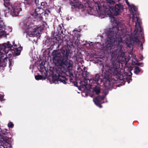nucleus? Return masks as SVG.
I'll return each instance as SVG.
<instances>
[{
	"mask_svg": "<svg viewBox=\"0 0 148 148\" xmlns=\"http://www.w3.org/2000/svg\"><path fill=\"white\" fill-rule=\"evenodd\" d=\"M12 46L10 44L9 42L0 45V66H5V62L7 61L8 58L9 60V66H10L12 65V59L9 57L18 55L20 53L22 49L21 47H15L14 50H13L11 48Z\"/></svg>",
	"mask_w": 148,
	"mask_h": 148,
	"instance_id": "nucleus-1",
	"label": "nucleus"
},
{
	"mask_svg": "<svg viewBox=\"0 0 148 148\" xmlns=\"http://www.w3.org/2000/svg\"><path fill=\"white\" fill-rule=\"evenodd\" d=\"M129 8L130 13L132 15V21H135L136 23L135 31L136 32L138 31L141 30V22L138 15L139 14L137 12V7L133 4L130 5L127 0H125Z\"/></svg>",
	"mask_w": 148,
	"mask_h": 148,
	"instance_id": "nucleus-2",
	"label": "nucleus"
},
{
	"mask_svg": "<svg viewBox=\"0 0 148 148\" xmlns=\"http://www.w3.org/2000/svg\"><path fill=\"white\" fill-rule=\"evenodd\" d=\"M106 4L108 5L106 8L105 6V11L106 13L105 14L107 15L112 16L113 15H117L120 13L121 10L122 9V6L121 4H118L116 5L115 7L110 6L109 4H114L115 1L112 0H107L106 1Z\"/></svg>",
	"mask_w": 148,
	"mask_h": 148,
	"instance_id": "nucleus-3",
	"label": "nucleus"
},
{
	"mask_svg": "<svg viewBox=\"0 0 148 148\" xmlns=\"http://www.w3.org/2000/svg\"><path fill=\"white\" fill-rule=\"evenodd\" d=\"M25 28V33H26L27 37L28 35L30 36H34L40 33L43 30L40 27L32 26V25H30L29 23L26 24Z\"/></svg>",
	"mask_w": 148,
	"mask_h": 148,
	"instance_id": "nucleus-4",
	"label": "nucleus"
},
{
	"mask_svg": "<svg viewBox=\"0 0 148 148\" xmlns=\"http://www.w3.org/2000/svg\"><path fill=\"white\" fill-rule=\"evenodd\" d=\"M116 33H111V35L110 36L111 37H109L110 38V44L107 45V47L108 49H111L112 48V47H113L112 44L113 42L117 44L118 45L120 46L122 45L121 40L119 38H117L116 37V35H115Z\"/></svg>",
	"mask_w": 148,
	"mask_h": 148,
	"instance_id": "nucleus-5",
	"label": "nucleus"
},
{
	"mask_svg": "<svg viewBox=\"0 0 148 148\" xmlns=\"http://www.w3.org/2000/svg\"><path fill=\"white\" fill-rule=\"evenodd\" d=\"M8 8L10 10L11 14L14 16H18L19 12L21 11V3L15 4L13 5H9Z\"/></svg>",
	"mask_w": 148,
	"mask_h": 148,
	"instance_id": "nucleus-6",
	"label": "nucleus"
},
{
	"mask_svg": "<svg viewBox=\"0 0 148 148\" xmlns=\"http://www.w3.org/2000/svg\"><path fill=\"white\" fill-rule=\"evenodd\" d=\"M51 83H54L56 84L57 82L59 81L64 84L66 83L67 79L65 78V73H63L62 74L59 73L58 75V77H56L52 76L49 79Z\"/></svg>",
	"mask_w": 148,
	"mask_h": 148,
	"instance_id": "nucleus-7",
	"label": "nucleus"
},
{
	"mask_svg": "<svg viewBox=\"0 0 148 148\" xmlns=\"http://www.w3.org/2000/svg\"><path fill=\"white\" fill-rule=\"evenodd\" d=\"M99 2H97L96 4H97L98 6V9L97 12L98 13V14H99L100 16L102 18H104L106 16H107V15L105 14L106 13V12L105 11V8L104 7V6H105L106 8H107V6L106 5V3L103 5V8H104V11H101V6L100 5Z\"/></svg>",
	"mask_w": 148,
	"mask_h": 148,
	"instance_id": "nucleus-8",
	"label": "nucleus"
},
{
	"mask_svg": "<svg viewBox=\"0 0 148 148\" xmlns=\"http://www.w3.org/2000/svg\"><path fill=\"white\" fill-rule=\"evenodd\" d=\"M102 81V80L101 78H100L99 75L97 74L93 79H90V82L91 83V85H92V82L94 84L99 85L101 83Z\"/></svg>",
	"mask_w": 148,
	"mask_h": 148,
	"instance_id": "nucleus-9",
	"label": "nucleus"
},
{
	"mask_svg": "<svg viewBox=\"0 0 148 148\" xmlns=\"http://www.w3.org/2000/svg\"><path fill=\"white\" fill-rule=\"evenodd\" d=\"M104 97L105 96H104L102 97L99 96L96 98H94L93 99V101L96 105L99 106L100 108H101L102 107V106L101 105V103H103L102 100Z\"/></svg>",
	"mask_w": 148,
	"mask_h": 148,
	"instance_id": "nucleus-10",
	"label": "nucleus"
},
{
	"mask_svg": "<svg viewBox=\"0 0 148 148\" xmlns=\"http://www.w3.org/2000/svg\"><path fill=\"white\" fill-rule=\"evenodd\" d=\"M42 8H36L35 10H33L31 12V14L34 18L39 17L40 14L42 12Z\"/></svg>",
	"mask_w": 148,
	"mask_h": 148,
	"instance_id": "nucleus-11",
	"label": "nucleus"
},
{
	"mask_svg": "<svg viewBox=\"0 0 148 148\" xmlns=\"http://www.w3.org/2000/svg\"><path fill=\"white\" fill-rule=\"evenodd\" d=\"M7 28L5 26L2 25H0V37H5L7 34Z\"/></svg>",
	"mask_w": 148,
	"mask_h": 148,
	"instance_id": "nucleus-12",
	"label": "nucleus"
},
{
	"mask_svg": "<svg viewBox=\"0 0 148 148\" xmlns=\"http://www.w3.org/2000/svg\"><path fill=\"white\" fill-rule=\"evenodd\" d=\"M110 75L109 76L106 75L103 78V80L106 82V83H104V85L106 87L108 88L110 85Z\"/></svg>",
	"mask_w": 148,
	"mask_h": 148,
	"instance_id": "nucleus-13",
	"label": "nucleus"
},
{
	"mask_svg": "<svg viewBox=\"0 0 148 148\" xmlns=\"http://www.w3.org/2000/svg\"><path fill=\"white\" fill-rule=\"evenodd\" d=\"M71 7L73 9L75 8H80L83 7L82 5L80 3L79 1H75L73 3H71Z\"/></svg>",
	"mask_w": 148,
	"mask_h": 148,
	"instance_id": "nucleus-14",
	"label": "nucleus"
},
{
	"mask_svg": "<svg viewBox=\"0 0 148 148\" xmlns=\"http://www.w3.org/2000/svg\"><path fill=\"white\" fill-rule=\"evenodd\" d=\"M111 21L112 23V25L113 26V29L114 28V27H115L119 25L120 23L119 20L114 17L111 18Z\"/></svg>",
	"mask_w": 148,
	"mask_h": 148,
	"instance_id": "nucleus-15",
	"label": "nucleus"
},
{
	"mask_svg": "<svg viewBox=\"0 0 148 148\" xmlns=\"http://www.w3.org/2000/svg\"><path fill=\"white\" fill-rule=\"evenodd\" d=\"M108 72L110 74L114 75H117L119 76L120 74L118 73L117 69L114 68H111L108 71Z\"/></svg>",
	"mask_w": 148,
	"mask_h": 148,
	"instance_id": "nucleus-16",
	"label": "nucleus"
},
{
	"mask_svg": "<svg viewBox=\"0 0 148 148\" xmlns=\"http://www.w3.org/2000/svg\"><path fill=\"white\" fill-rule=\"evenodd\" d=\"M73 64V62L71 61H67L65 62V66L64 67H65V69H66L67 70H66V71H67V70H69L70 68L71 67Z\"/></svg>",
	"mask_w": 148,
	"mask_h": 148,
	"instance_id": "nucleus-17",
	"label": "nucleus"
},
{
	"mask_svg": "<svg viewBox=\"0 0 148 148\" xmlns=\"http://www.w3.org/2000/svg\"><path fill=\"white\" fill-rule=\"evenodd\" d=\"M80 86L79 88V89L82 90H83L84 91H86L87 90L86 86L87 85H86L84 82H81L80 83Z\"/></svg>",
	"mask_w": 148,
	"mask_h": 148,
	"instance_id": "nucleus-18",
	"label": "nucleus"
},
{
	"mask_svg": "<svg viewBox=\"0 0 148 148\" xmlns=\"http://www.w3.org/2000/svg\"><path fill=\"white\" fill-rule=\"evenodd\" d=\"M132 75V73L130 71H129L127 74V76H126V77L124 78V79L125 78L126 79L128 84L130 82L132 81V79H131V75Z\"/></svg>",
	"mask_w": 148,
	"mask_h": 148,
	"instance_id": "nucleus-19",
	"label": "nucleus"
},
{
	"mask_svg": "<svg viewBox=\"0 0 148 148\" xmlns=\"http://www.w3.org/2000/svg\"><path fill=\"white\" fill-rule=\"evenodd\" d=\"M73 33L75 34V37L74 39L75 40H77L79 41V37L80 35L79 34V31H78L77 30H74L73 31Z\"/></svg>",
	"mask_w": 148,
	"mask_h": 148,
	"instance_id": "nucleus-20",
	"label": "nucleus"
},
{
	"mask_svg": "<svg viewBox=\"0 0 148 148\" xmlns=\"http://www.w3.org/2000/svg\"><path fill=\"white\" fill-rule=\"evenodd\" d=\"M95 87L93 89V92H95L96 94H98L100 92V88L99 86H97L95 85Z\"/></svg>",
	"mask_w": 148,
	"mask_h": 148,
	"instance_id": "nucleus-21",
	"label": "nucleus"
},
{
	"mask_svg": "<svg viewBox=\"0 0 148 148\" xmlns=\"http://www.w3.org/2000/svg\"><path fill=\"white\" fill-rule=\"evenodd\" d=\"M35 0H25L24 3L25 5H30L32 4ZM36 2V1L35 0Z\"/></svg>",
	"mask_w": 148,
	"mask_h": 148,
	"instance_id": "nucleus-22",
	"label": "nucleus"
},
{
	"mask_svg": "<svg viewBox=\"0 0 148 148\" xmlns=\"http://www.w3.org/2000/svg\"><path fill=\"white\" fill-rule=\"evenodd\" d=\"M35 79L36 80L45 79V78L43 77L42 75H38L35 76Z\"/></svg>",
	"mask_w": 148,
	"mask_h": 148,
	"instance_id": "nucleus-23",
	"label": "nucleus"
},
{
	"mask_svg": "<svg viewBox=\"0 0 148 148\" xmlns=\"http://www.w3.org/2000/svg\"><path fill=\"white\" fill-rule=\"evenodd\" d=\"M140 70L138 67H135L134 69V72L136 74H138L140 72Z\"/></svg>",
	"mask_w": 148,
	"mask_h": 148,
	"instance_id": "nucleus-24",
	"label": "nucleus"
},
{
	"mask_svg": "<svg viewBox=\"0 0 148 148\" xmlns=\"http://www.w3.org/2000/svg\"><path fill=\"white\" fill-rule=\"evenodd\" d=\"M8 125L9 127L12 128L13 127V125L12 122H10L8 123Z\"/></svg>",
	"mask_w": 148,
	"mask_h": 148,
	"instance_id": "nucleus-25",
	"label": "nucleus"
},
{
	"mask_svg": "<svg viewBox=\"0 0 148 148\" xmlns=\"http://www.w3.org/2000/svg\"><path fill=\"white\" fill-rule=\"evenodd\" d=\"M4 148H11V146L10 144H8L7 147H4Z\"/></svg>",
	"mask_w": 148,
	"mask_h": 148,
	"instance_id": "nucleus-26",
	"label": "nucleus"
},
{
	"mask_svg": "<svg viewBox=\"0 0 148 148\" xmlns=\"http://www.w3.org/2000/svg\"><path fill=\"white\" fill-rule=\"evenodd\" d=\"M5 3L8 4L9 3V0H3Z\"/></svg>",
	"mask_w": 148,
	"mask_h": 148,
	"instance_id": "nucleus-27",
	"label": "nucleus"
},
{
	"mask_svg": "<svg viewBox=\"0 0 148 148\" xmlns=\"http://www.w3.org/2000/svg\"><path fill=\"white\" fill-rule=\"evenodd\" d=\"M46 4V3L45 2H42L41 3V5L42 6H45Z\"/></svg>",
	"mask_w": 148,
	"mask_h": 148,
	"instance_id": "nucleus-28",
	"label": "nucleus"
},
{
	"mask_svg": "<svg viewBox=\"0 0 148 148\" xmlns=\"http://www.w3.org/2000/svg\"><path fill=\"white\" fill-rule=\"evenodd\" d=\"M47 11L48 12H50V11H49V10H46V11H45V12H44V14H45V15H46V14L48 15V14H47Z\"/></svg>",
	"mask_w": 148,
	"mask_h": 148,
	"instance_id": "nucleus-29",
	"label": "nucleus"
},
{
	"mask_svg": "<svg viewBox=\"0 0 148 148\" xmlns=\"http://www.w3.org/2000/svg\"><path fill=\"white\" fill-rule=\"evenodd\" d=\"M3 95L0 96V100L1 101H2L3 100Z\"/></svg>",
	"mask_w": 148,
	"mask_h": 148,
	"instance_id": "nucleus-30",
	"label": "nucleus"
},
{
	"mask_svg": "<svg viewBox=\"0 0 148 148\" xmlns=\"http://www.w3.org/2000/svg\"><path fill=\"white\" fill-rule=\"evenodd\" d=\"M115 1H119V0H115Z\"/></svg>",
	"mask_w": 148,
	"mask_h": 148,
	"instance_id": "nucleus-31",
	"label": "nucleus"
},
{
	"mask_svg": "<svg viewBox=\"0 0 148 148\" xmlns=\"http://www.w3.org/2000/svg\"><path fill=\"white\" fill-rule=\"evenodd\" d=\"M115 1H119V0H115Z\"/></svg>",
	"mask_w": 148,
	"mask_h": 148,
	"instance_id": "nucleus-32",
	"label": "nucleus"
},
{
	"mask_svg": "<svg viewBox=\"0 0 148 148\" xmlns=\"http://www.w3.org/2000/svg\"><path fill=\"white\" fill-rule=\"evenodd\" d=\"M115 1H119V0H115Z\"/></svg>",
	"mask_w": 148,
	"mask_h": 148,
	"instance_id": "nucleus-33",
	"label": "nucleus"
},
{
	"mask_svg": "<svg viewBox=\"0 0 148 148\" xmlns=\"http://www.w3.org/2000/svg\"><path fill=\"white\" fill-rule=\"evenodd\" d=\"M140 65V63H138V65Z\"/></svg>",
	"mask_w": 148,
	"mask_h": 148,
	"instance_id": "nucleus-34",
	"label": "nucleus"
},
{
	"mask_svg": "<svg viewBox=\"0 0 148 148\" xmlns=\"http://www.w3.org/2000/svg\"><path fill=\"white\" fill-rule=\"evenodd\" d=\"M90 97H92V95H91V96H90Z\"/></svg>",
	"mask_w": 148,
	"mask_h": 148,
	"instance_id": "nucleus-35",
	"label": "nucleus"
},
{
	"mask_svg": "<svg viewBox=\"0 0 148 148\" xmlns=\"http://www.w3.org/2000/svg\"><path fill=\"white\" fill-rule=\"evenodd\" d=\"M11 30H10V31H9V32H11Z\"/></svg>",
	"mask_w": 148,
	"mask_h": 148,
	"instance_id": "nucleus-36",
	"label": "nucleus"
},
{
	"mask_svg": "<svg viewBox=\"0 0 148 148\" xmlns=\"http://www.w3.org/2000/svg\"><path fill=\"white\" fill-rule=\"evenodd\" d=\"M121 48V47L120 46V47H119V48Z\"/></svg>",
	"mask_w": 148,
	"mask_h": 148,
	"instance_id": "nucleus-37",
	"label": "nucleus"
}]
</instances>
